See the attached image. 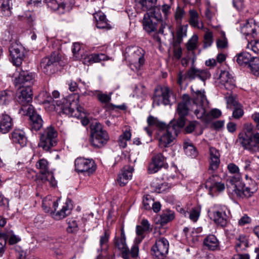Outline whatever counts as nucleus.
<instances>
[{"mask_svg":"<svg viewBox=\"0 0 259 259\" xmlns=\"http://www.w3.org/2000/svg\"><path fill=\"white\" fill-rule=\"evenodd\" d=\"M78 96H70L68 99H64L63 101H53L54 109L59 113H63L70 116L78 118L83 109L77 105Z\"/></svg>","mask_w":259,"mask_h":259,"instance_id":"nucleus-1","label":"nucleus"},{"mask_svg":"<svg viewBox=\"0 0 259 259\" xmlns=\"http://www.w3.org/2000/svg\"><path fill=\"white\" fill-rule=\"evenodd\" d=\"M241 178L240 175H238L235 178L236 180L235 183H234V180L232 179L227 184V188L228 193L237 198H243L251 197L256 191V187L243 186L240 182Z\"/></svg>","mask_w":259,"mask_h":259,"instance_id":"nucleus-2","label":"nucleus"},{"mask_svg":"<svg viewBox=\"0 0 259 259\" xmlns=\"http://www.w3.org/2000/svg\"><path fill=\"white\" fill-rule=\"evenodd\" d=\"M238 138L245 149L251 152L259 151V133L253 131H241Z\"/></svg>","mask_w":259,"mask_h":259,"instance_id":"nucleus-3","label":"nucleus"},{"mask_svg":"<svg viewBox=\"0 0 259 259\" xmlns=\"http://www.w3.org/2000/svg\"><path fill=\"white\" fill-rule=\"evenodd\" d=\"M126 58L130 62L132 70L137 72L144 64V50L138 47H128L126 49Z\"/></svg>","mask_w":259,"mask_h":259,"instance_id":"nucleus-4","label":"nucleus"},{"mask_svg":"<svg viewBox=\"0 0 259 259\" xmlns=\"http://www.w3.org/2000/svg\"><path fill=\"white\" fill-rule=\"evenodd\" d=\"M191 90L193 99L192 109H193L194 114L198 118L205 120L206 112L204 105L207 102L205 92L204 90L194 91L193 88H191Z\"/></svg>","mask_w":259,"mask_h":259,"instance_id":"nucleus-5","label":"nucleus"},{"mask_svg":"<svg viewBox=\"0 0 259 259\" xmlns=\"http://www.w3.org/2000/svg\"><path fill=\"white\" fill-rule=\"evenodd\" d=\"M227 207L225 205L214 204L209 210L214 223L221 227L226 226L228 222V212Z\"/></svg>","mask_w":259,"mask_h":259,"instance_id":"nucleus-6","label":"nucleus"},{"mask_svg":"<svg viewBox=\"0 0 259 259\" xmlns=\"http://www.w3.org/2000/svg\"><path fill=\"white\" fill-rule=\"evenodd\" d=\"M58 133L56 131H44L40 134L38 146L46 151H49L55 146L58 142Z\"/></svg>","mask_w":259,"mask_h":259,"instance_id":"nucleus-7","label":"nucleus"},{"mask_svg":"<svg viewBox=\"0 0 259 259\" xmlns=\"http://www.w3.org/2000/svg\"><path fill=\"white\" fill-rule=\"evenodd\" d=\"M241 33L245 36L247 40L256 38L259 34V26L253 19L247 20L240 28Z\"/></svg>","mask_w":259,"mask_h":259,"instance_id":"nucleus-8","label":"nucleus"},{"mask_svg":"<svg viewBox=\"0 0 259 259\" xmlns=\"http://www.w3.org/2000/svg\"><path fill=\"white\" fill-rule=\"evenodd\" d=\"M168 240L163 237L159 238L151 248L152 254L157 259H164L168 252Z\"/></svg>","mask_w":259,"mask_h":259,"instance_id":"nucleus-9","label":"nucleus"},{"mask_svg":"<svg viewBox=\"0 0 259 259\" xmlns=\"http://www.w3.org/2000/svg\"><path fill=\"white\" fill-rule=\"evenodd\" d=\"M9 52L13 64L16 66H20L25 57L24 48L20 44L13 42L9 48Z\"/></svg>","mask_w":259,"mask_h":259,"instance_id":"nucleus-10","label":"nucleus"},{"mask_svg":"<svg viewBox=\"0 0 259 259\" xmlns=\"http://www.w3.org/2000/svg\"><path fill=\"white\" fill-rule=\"evenodd\" d=\"M220 180L218 175H212L205 182V187L208 190L209 194L212 196L225 190V184Z\"/></svg>","mask_w":259,"mask_h":259,"instance_id":"nucleus-11","label":"nucleus"},{"mask_svg":"<svg viewBox=\"0 0 259 259\" xmlns=\"http://www.w3.org/2000/svg\"><path fill=\"white\" fill-rule=\"evenodd\" d=\"M61 57L58 52H53L49 57L44 58L40 62V68L46 74L52 73L53 67L60 61Z\"/></svg>","mask_w":259,"mask_h":259,"instance_id":"nucleus-12","label":"nucleus"},{"mask_svg":"<svg viewBox=\"0 0 259 259\" xmlns=\"http://www.w3.org/2000/svg\"><path fill=\"white\" fill-rule=\"evenodd\" d=\"M75 170L78 172H87L89 175L96 170L95 162L92 159L81 157L75 161Z\"/></svg>","mask_w":259,"mask_h":259,"instance_id":"nucleus-13","label":"nucleus"},{"mask_svg":"<svg viewBox=\"0 0 259 259\" xmlns=\"http://www.w3.org/2000/svg\"><path fill=\"white\" fill-rule=\"evenodd\" d=\"M109 136L106 131H92L90 134V142L95 147H102L108 140Z\"/></svg>","mask_w":259,"mask_h":259,"instance_id":"nucleus-14","label":"nucleus"},{"mask_svg":"<svg viewBox=\"0 0 259 259\" xmlns=\"http://www.w3.org/2000/svg\"><path fill=\"white\" fill-rule=\"evenodd\" d=\"M166 158L159 153L153 156L151 162L148 166V171L149 174H155L162 167H166L168 165L166 162Z\"/></svg>","mask_w":259,"mask_h":259,"instance_id":"nucleus-15","label":"nucleus"},{"mask_svg":"<svg viewBox=\"0 0 259 259\" xmlns=\"http://www.w3.org/2000/svg\"><path fill=\"white\" fill-rule=\"evenodd\" d=\"M34 74L28 71H22L15 80V85L18 88L21 87L31 88L33 83Z\"/></svg>","mask_w":259,"mask_h":259,"instance_id":"nucleus-16","label":"nucleus"},{"mask_svg":"<svg viewBox=\"0 0 259 259\" xmlns=\"http://www.w3.org/2000/svg\"><path fill=\"white\" fill-rule=\"evenodd\" d=\"M179 131H159V145L161 147H167L176 139Z\"/></svg>","mask_w":259,"mask_h":259,"instance_id":"nucleus-17","label":"nucleus"},{"mask_svg":"<svg viewBox=\"0 0 259 259\" xmlns=\"http://www.w3.org/2000/svg\"><path fill=\"white\" fill-rule=\"evenodd\" d=\"M190 98L188 95L184 94L182 96V100L180 102L177 108V112L179 117L185 118V116L188 114L189 110L192 109L190 107Z\"/></svg>","mask_w":259,"mask_h":259,"instance_id":"nucleus-18","label":"nucleus"},{"mask_svg":"<svg viewBox=\"0 0 259 259\" xmlns=\"http://www.w3.org/2000/svg\"><path fill=\"white\" fill-rule=\"evenodd\" d=\"M221 88L231 91L235 87V80L231 74L227 71H221L219 76Z\"/></svg>","mask_w":259,"mask_h":259,"instance_id":"nucleus-19","label":"nucleus"},{"mask_svg":"<svg viewBox=\"0 0 259 259\" xmlns=\"http://www.w3.org/2000/svg\"><path fill=\"white\" fill-rule=\"evenodd\" d=\"M134 170V167L129 165H126L121 169L117 179V182L120 186H125L132 179Z\"/></svg>","mask_w":259,"mask_h":259,"instance_id":"nucleus-20","label":"nucleus"},{"mask_svg":"<svg viewBox=\"0 0 259 259\" xmlns=\"http://www.w3.org/2000/svg\"><path fill=\"white\" fill-rule=\"evenodd\" d=\"M27 111L31 122L32 128L33 130H40L43 124V121L40 116L36 113L32 105L29 106Z\"/></svg>","mask_w":259,"mask_h":259,"instance_id":"nucleus-21","label":"nucleus"},{"mask_svg":"<svg viewBox=\"0 0 259 259\" xmlns=\"http://www.w3.org/2000/svg\"><path fill=\"white\" fill-rule=\"evenodd\" d=\"M72 209V205L71 201L70 200L67 199L60 210L57 212L51 211V216L56 220L64 219L71 213Z\"/></svg>","mask_w":259,"mask_h":259,"instance_id":"nucleus-22","label":"nucleus"},{"mask_svg":"<svg viewBox=\"0 0 259 259\" xmlns=\"http://www.w3.org/2000/svg\"><path fill=\"white\" fill-rule=\"evenodd\" d=\"M187 73L189 79L190 80L195 79L196 77L202 80H205L210 76V74L208 70L198 69L194 67H192L189 69Z\"/></svg>","mask_w":259,"mask_h":259,"instance_id":"nucleus-23","label":"nucleus"},{"mask_svg":"<svg viewBox=\"0 0 259 259\" xmlns=\"http://www.w3.org/2000/svg\"><path fill=\"white\" fill-rule=\"evenodd\" d=\"M220 153L215 148H209V170L213 171L218 169L220 163Z\"/></svg>","mask_w":259,"mask_h":259,"instance_id":"nucleus-24","label":"nucleus"},{"mask_svg":"<svg viewBox=\"0 0 259 259\" xmlns=\"http://www.w3.org/2000/svg\"><path fill=\"white\" fill-rule=\"evenodd\" d=\"M20 95L18 96V101L22 106H25L30 102L32 99V91L31 88L21 87Z\"/></svg>","mask_w":259,"mask_h":259,"instance_id":"nucleus-25","label":"nucleus"},{"mask_svg":"<svg viewBox=\"0 0 259 259\" xmlns=\"http://www.w3.org/2000/svg\"><path fill=\"white\" fill-rule=\"evenodd\" d=\"M162 102L164 105L170 104L176 100V95L167 86L161 88Z\"/></svg>","mask_w":259,"mask_h":259,"instance_id":"nucleus-26","label":"nucleus"},{"mask_svg":"<svg viewBox=\"0 0 259 259\" xmlns=\"http://www.w3.org/2000/svg\"><path fill=\"white\" fill-rule=\"evenodd\" d=\"M111 94L108 95L106 94H103L102 93H99L97 94V98L98 100L102 104H105L106 107L108 109H113L115 108H118L121 110H125L126 109V106L125 105H121L119 106L113 105L112 104L108 105L111 101Z\"/></svg>","mask_w":259,"mask_h":259,"instance_id":"nucleus-27","label":"nucleus"},{"mask_svg":"<svg viewBox=\"0 0 259 259\" xmlns=\"http://www.w3.org/2000/svg\"><path fill=\"white\" fill-rule=\"evenodd\" d=\"M135 2L138 11L148 12L156 5L157 0H135Z\"/></svg>","mask_w":259,"mask_h":259,"instance_id":"nucleus-28","label":"nucleus"},{"mask_svg":"<svg viewBox=\"0 0 259 259\" xmlns=\"http://www.w3.org/2000/svg\"><path fill=\"white\" fill-rule=\"evenodd\" d=\"M82 59L83 63L88 65L94 63L99 62L101 61L107 60H108V57L103 53L92 54L85 57Z\"/></svg>","mask_w":259,"mask_h":259,"instance_id":"nucleus-29","label":"nucleus"},{"mask_svg":"<svg viewBox=\"0 0 259 259\" xmlns=\"http://www.w3.org/2000/svg\"><path fill=\"white\" fill-rule=\"evenodd\" d=\"M94 17L96 20V26L100 29H109L111 28L110 24L108 23L106 16L102 12H98L94 15Z\"/></svg>","mask_w":259,"mask_h":259,"instance_id":"nucleus-30","label":"nucleus"},{"mask_svg":"<svg viewBox=\"0 0 259 259\" xmlns=\"http://www.w3.org/2000/svg\"><path fill=\"white\" fill-rule=\"evenodd\" d=\"M157 23L158 22L154 21V19L149 17V15L145 14L143 20V25L144 29L147 32L155 31L157 27Z\"/></svg>","mask_w":259,"mask_h":259,"instance_id":"nucleus-31","label":"nucleus"},{"mask_svg":"<svg viewBox=\"0 0 259 259\" xmlns=\"http://www.w3.org/2000/svg\"><path fill=\"white\" fill-rule=\"evenodd\" d=\"M248 246V241L246 236L244 235H239L236 238L235 240V249L238 253L245 250Z\"/></svg>","mask_w":259,"mask_h":259,"instance_id":"nucleus-32","label":"nucleus"},{"mask_svg":"<svg viewBox=\"0 0 259 259\" xmlns=\"http://www.w3.org/2000/svg\"><path fill=\"white\" fill-rule=\"evenodd\" d=\"M203 244L205 246L211 250H217L220 248L219 241L213 235H208L204 239Z\"/></svg>","mask_w":259,"mask_h":259,"instance_id":"nucleus-33","label":"nucleus"},{"mask_svg":"<svg viewBox=\"0 0 259 259\" xmlns=\"http://www.w3.org/2000/svg\"><path fill=\"white\" fill-rule=\"evenodd\" d=\"M189 24L192 27L198 29H203V24L199 20L198 13L195 10H190L189 11Z\"/></svg>","mask_w":259,"mask_h":259,"instance_id":"nucleus-34","label":"nucleus"},{"mask_svg":"<svg viewBox=\"0 0 259 259\" xmlns=\"http://www.w3.org/2000/svg\"><path fill=\"white\" fill-rule=\"evenodd\" d=\"M147 123L149 128L155 127L159 130H165L166 127V124L165 122L151 115L147 117Z\"/></svg>","mask_w":259,"mask_h":259,"instance_id":"nucleus-35","label":"nucleus"},{"mask_svg":"<svg viewBox=\"0 0 259 259\" xmlns=\"http://www.w3.org/2000/svg\"><path fill=\"white\" fill-rule=\"evenodd\" d=\"M59 200L60 198H58L52 202L50 197H46L42 201V207L46 212H50L51 213L52 211L56 212V209L58 207Z\"/></svg>","mask_w":259,"mask_h":259,"instance_id":"nucleus-36","label":"nucleus"},{"mask_svg":"<svg viewBox=\"0 0 259 259\" xmlns=\"http://www.w3.org/2000/svg\"><path fill=\"white\" fill-rule=\"evenodd\" d=\"M13 127L12 118L9 115L4 113L0 116V130H10Z\"/></svg>","mask_w":259,"mask_h":259,"instance_id":"nucleus-37","label":"nucleus"},{"mask_svg":"<svg viewBox=\"0 0 259 259\" xmlns=\"http://www.w3.org/2000/svg\"><path fill=\"white\" fill-rule=\"evenodd\" d=\"M12 139L14 143L24 146L26 143V138L22 131H14L12 133Z\"/></svg>","mask_w":259,"mask_h":259,"instance_id":"nucleus-38","label":"nucleus"},{"mask_svg":"<svg viewBox=\"0 0 259 259\" xmlns=\"http://www.w3.org/2000/svg\"><path fill=\"white\" fill-rule=\"evenodd\" d=\"M116 246L121 251L122 256L124 259H128L130 257V250L125 243V239H117L115 242Z\"/></svg>","mask_w":259,"mask_h":259,"instance_id":"nucleus-39","label":"nucleus"},{"mask_svg":"<svg viewBox=\"0 0 259 259\" xmlns=\"http://www.w3.org/2000/svg\"><path fill=\"white\" fill-rule=\"evenodd\" d=\"M235 58H236V61L238 64L240 66L246 65L247 64H250L252 57L251 55L247 52H242L237 54Z\"/></svg>","mask_w":259,"mask_h":259,"instance_id":"nucleus-40","label":"nucleus"},{"mask_svg":"<svg viewBox=\"0 0 259 259\" xmlns=\"http://www.w3.org/2000/svg\"><path fill=\"white\" fill-rule=\"evenodd\" d=\"M185 124V118L179 117L178 119H173L169 124H166V130H179L182 128Z\"/></svg>","mask_w":259,"mask_h":259,"instance_id":"nucleus-41","label":"nucleus"},{"mask_svg":"<svg viewBox=\"0 0 259 259\" xmlns=\"http://www.w3.org/2000/svg\"><path fill=\"white\" fill-rule=\"evenodd\" d=\"M183 149L185 154L191 157L197 156L198 152L193 144L189 141H185L183 144Z\"/></svg>","mask_w":259,"mask_h":259,"instance_id":"nucleus-42","label":"nucleus"},{"mask_svg":"<svg viewBox=\"0 0 259 259\" xmlns=\"http://www.w3.org/2000/svg\"><path fill=\"white\" fill-rule=\"evenodd\" d=\"M12 0H0V10L3 15L9 16L11 15Z\"/></svg>","mask_w":259,"mask_h":259,"instance_id":"nucleus-43","label":"nucleus"},{"mask_svg":"<svg viewBox=\"0 0 259 259\" xmlns=\"http://www.w3.org/2000/svg\"><path fill=\"white\" fill-rule=\"evenodd\" d=\"M13 93L10 91L0 92V105H7L13 100Z\"/></svg>","mask_w":259,"mask_h":259,"instance_id":"nucleus-44","label":"nucleus"},{"mask_svg":"<svg viewBox=\"0 0 259 259\" xmlns=\"http://www.w3.org/2000/svg\"><path fill=\"white\" fill-rule=\"evenodd\" d=\"M146 14L149 15V17L154 19L157 22L160 21L162 19L161 14V8L160 6H156V5Z\"/></svg>","mask_w":259,"mask_h":259,"instance_id":"nucleus-45","label":"nucleus"},{"mask_svg":"<svg viewBox=\"0 0 259 259\" xmlns=\"http://www.w3.org/2000/svg\"><path fill=\"white\" fill-rule=\"evenodd\" d=\"M130 131H125L121 134L118 139V145L121 148H125L127 146V142L131 138Z\"/></svg>","mask_w":259,"mask_h":259,"instance_id":"nucleus-46","label":"nucleus"},{"mask_svg":"<svg viewBox=\"0 0 259 259\" xmlns=\"http://www.w3.org/2000/svg\"><path fill=\"white\" fill-rule=\"evenodd\" d=\"M37 168L39 169L41 176L47 175L49 172V164L47 160L45 159H41L39 160L36 164Z\"/></svg>","mask_w":259,"mask_h":259,"instance_id":"nucleus-47","label":"nucleus"},{"mask_svg":"<svg viewBox=\"0 0 259 259\" xmlns=\"http://www.w3.org/2000/svg\"><path fill=\"white\" fill-rule=\"evenodd\" d=\"M187 26H180L176 32V38L175 44H180L183 40V38L187 35Z\"/></svg>","mask_w":259,"mask_h":259,"instance_id":"nucleus-48","label":"nucleus"},{"mask_svg":"<svg viewBox=\"0 0 259 259\" xmlns=\"http://www.w3.org/2000/svg\"><path fill=\"white\" fill-rule=\"evenodd\" d=\"M248 66L251 71L254 75H259V57H252Z\"/></svg>","mask_w":259,"mask_h":259,"instance_id":"nucleus-49","label":"nucleus"},{"mask_svg":"<svg viewBox=\"0 0 259 259\" xmlns=\"http://www.w3.org/2000/svg\"><path fill=\"white\" fill-rule=\"evenodd\" d=\"M160 223L162 225L166 224L174 219L175 213L171 211L167 210L163 212L160 215Z\"/></svg>","mask_w":259,"mask_h":259,"instance_id":"nucleus-50","label":"nucleus"},{"mask_svg":"<svg viewBox=\"0 0 259 259\" xmlns=\"http://www.w3.org/2000/svg\"><path fill=\"white\" fill-rule=\"evenodd\" d=\"M72 52L73 53V57L75 60H77L81 59L82 57V47L79 43L75 42L73 44Z\"/></svg>","mask_w":259,"mask_h":259,"instance_id":"nucleus-51","label":"nucleus"},{"mask_svg":"<svg viewBox=\"0 0 259 259\" xmlns=\"http://www.w3.org/2000/svg\"><path fill=\"white\" fill-rule=\"evenodd\" d=\"M201 211V207L200 206H196L193 207L187 214L189 218L193 222H196L199 218Z\"/></svg>","mask_w":259,"mask_h":259,"instance_id":"nucleus-52","label":"nucleus"},{"mask_svg":"<svg viewBox=\"0 0 259 259\" xmlns=\"http://www.w3.org/2000/svg\"><path fill=\"white\" fill-rule=\"evenodd\" d=\"M157 22L160 23V26L158 31L159 33L165 35L168 33H170L174 36V32L171 30L170 26L166 21L161 20Z\"/></svg>","mask_w":259,"mask_h":259,"instance_id":"nucleus-53","label":"nucleus"},{"mask_svg":"<svg viewBox=\"0 0 259 259\" xmlns=\"http://www.w3.org/2000/svg\"><path fill=\"white\" fill-rule=\"evenodd\" d=\"M198 37L196 35H193L186 44V47L188 51H193L198 47Z\"/></svg>","mask_w":259,"mask_h":259,"instance_id":"nucleus-54","label":"nucleus"},{"mask_svg":"<svg viewBox=\"0 0 259 259\" xmlns=\"http://www.w3.org/2000/svg\"><path fill=\"white\" fill-rule=\"evenodd\" d=\"M0 238L4 239L5 243L6 242V240L9 239V242L11 245H13L18 243L21 240L19 237L14 234H12L10 237L9 238V235L4 233H0Z\"/></svg>","mask_w":259,"mask_h":259,"instance_id":"nucleus-55","label":"nucleus"},{"mask_svg":"<svg viewBox=\"0 0 259 259\" xmlns=\"http://www.w3.org/2000/svg\"><path fill=\"white\" fill-rule=\"evenodd\" d=\"M247 41L246 48L251 49L255 53L259 54V40L254 38Z\"/></svg>","mask_w":259,"mask_h":259,"instance_id":"nucleus-56","label":"nucleus"},{"mask_svg":"<svg viewBox=\"0 0 259 259\" xmlns=\"http://www.w3.org/2000/svg\"><path fill=\"white\" fill-rule=\"evenodd\" d=\"M227 101V106L229 108H232L241 105L236 96H233L230 94L228 97L226 98Z\"/></svg>","mask_w":259,"mask_h":259,"instance_id":"nucleus-57","label":"nucleus"},{"mask_svg":"<svg viewBox=\"0 0 259 259\" xmlns=\"http://www.w3.org/2000/svg\"><path fill=\"white\" fill-rule=\"evenodd\" d=\"M67 221L68 226L67 228V231L71 233L76 232L78 230V227L76 220L71 219L68 220Z\"/></svg>","mask_w":259,"mask_h":259,"instance_id":"nucleus-58","label":"nucleus"},{"mask_svg":"<svg viewBox=\"0 0 259 259\" xmlns=\"http://www.w3.org/2000/svg\"><path fill=\"white\" fill-rule=\"evenodd\" d=\"M213 43V34L212 32L207 31L204 35V48H206L211 46Z\"/></svg>","mask_w":259,"mask_h":259,"instance_id":"nucleus-59","label":"nucleus"},{"mask_svg":"<svg viewBox=\"0 0 259 259\" xmlns=\"http://www.w3.org/2000/svg\"><path fill=\"white\" fill-rule=\"evenodd\" d=\"M154 201L153 199L149 195H146L143 196V205L145 209L150 210Z\"/></svg>","mask_w":259,"mask_h":259,"instance_id":"nucleus-60","label":"nucleus"},{"mask_svg":"<svg viewBox=\"0 0 259 259\" xmlns=\"http://www.w3.org/2000/svg\"><path fill=\"white\" fill-rule=\"evenodd\" d=\"M228 169L229 170V172L232 174H235V176L231 178L230 180L228 182V183L231 181L232 179L234 180V183H235L236 182V178L237 177L238 175H240L239 172V167L234 163H229L227 166Z\"/></svg>","mask_w":259,"mask_h":259,"instance_id":"nucleus-61","label":"nucleus"},{"mask_svg":"<svg viewBox=\"0 0 259 259\" xmlns=\"http://www.w3.org/2000/svg\"><path fill=\"white\" fill-rule=\"evenodd\" d=\"M40 179L43 182L49 181L50 184L53 187L56 186L57 185V182L55 180L54 176L51 172L47 173V175H44L43 176H40Z\"/></svg>","mask_w":259,"mask_h":259,"instance_id":"nucleus-62","label":"nucleus"},{"mask_svg":"<svg viewBox=\"0 0 259 259\" xmlns=\"http://www.w3.org/2000/svg\"><path fill=\"white\" fill-rule=\"evenodd\" d=\"M189 79V77L187 76V72L184 73L183 71H180L178 74L177 83L180 86L187 80Z\"/></svg>","mask_w":259,"mask_h":259,"instance_id":"nucleus-63","label":"nucleus"},{"mask_svg":"<svg viewBox=\"0 0 259 259\" xmlns=\"http://www.w3.org/2000/svg\"><path fill=\"white\" fill-rule=\"evenodd\" d=\"M233 112V117L235 119L241 118L244 114V111L242 108V105H239L235 108Z\"/></svg>","mask_w":259,"mask_h":259,"instance_id":"nucleus-64","label":"nucleus"}]
</instances>
